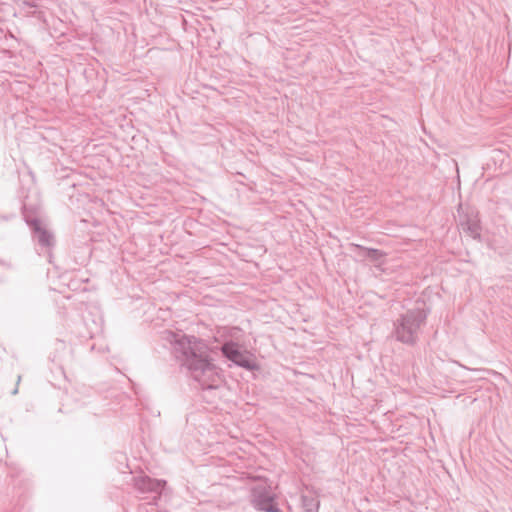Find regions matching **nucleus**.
I'll return each instance as SVG.
<instances>
[{
    "label": "nucleus",
    "instance_id": "1",
    "mask_svg": "<svg viewBox=\"0 0 512 512\" xmlns=\"http://www.w3.org/2000/svg\"><path fill=\"white\" fill-rule=\"evenodd\" d=\"M164 339L171 345L176 359L204 390L216 389L221 378L219 369L208 357L206 344L195 336L165 331Z\"/></svg>",
    "mask_w": 512,
    "mask_h": 512
},
{
    "label": "nucleus",
    "instance_id": "2",
    "mask_svg": "<svg viewBox=\"0 0 512 512\" xmlns=\"http://www.w3.org/2000/svg\"><path fill=\"white\" fill-rule=\"evenodd\" d=\"M427 315L428 312L419 306L402 314L394 323L395 338L404 344H415Z\"/></svg>",
    "mask_w": 512,
    "mask_h": 512
},
{
    "label": "nucleus",
    "instance_id": "3",
    "mask_svg": "<svg viewBox=\"0 0 512 512\" xmlns=\"http://www.w3.org/2000/svg\"><path fill=\"white\" fill-rule=\"evenodd\" d=\"M222 354L235 365L242 367L248 371L257 370L259 367L254 360L253 354L246 350H242L240 346L233 342L227 341L221 347Z\"/></svg>",
    "mask_w": 512,
    "mask_h": 512
},
{
    "label": "nucleus",
    "instance_id": "4",
    "mask_svg": "<svg viewBox=\"0 0 512 512\" xmlns=\"http://www.w3.org/2000/svg\"><path fill=\"white\" fill-rule=\"evenodd\" d=\"M165 484L166 482L164 480L153 479L146 475L134 478L135 489L140 494H151L153 500L160 498Z\"/></svg>",
    "mask_w": 512,
    "mask_h": 512
},
{
    "label": "nucleus",
    "instance_id": "5",
    "mask_svg": "<svg viewBox=\"0 0 512 512\" xmlns=\"http://www.w3.org/2000/svg\"><path fill=\"white\" fill-rule=\"evenodd\" d=\"M253 504L256 509L264 512H279L272 493L264 486H257L254 488Z\"/></svg>",
    "mask_w": 512,
    "mask_h": 512
},
{
    "label": "nucleus",
    "instance_id": "6",
    "mask_svg": "<svg viewBox=\"0 0 512 512\" xmlns=\"http://www.w3.org/2000/svg\"><path fill=\"white\" fill-rule=\"evenodd\" d=\"M28 225L33 230L38 243L43 247H49L52 244V235L42 228L38 219L27 220Z\"/></svg>",
    "mask_w": 512,
    "mask_h": 512
},
{
    "label": "nucleus",
    "instance_id": "7",
    "mask_svg": "<svg viewBox=\"0 0 512 512\" xmlns=\"http://www.w3.org/2000/svg\"><path fill=\"white\" fill-rule=\"evenodd\" d=\"M462 230L470 237L476 239L480 237V226L475 219H468L465 223H461Z\"/></svg>",
    "mask_w": 512,
    "mask_h": 512
},
{
    "label": "nucleus",
    "instance_id": "8",
    "mask_svg": "<svg viewBox=\"0 0 512 512\" xmlns=\"http://www.w3.org/2000/svg\"><path fill=\"white\" fill-rule=\"evenodd\" d=\"M301 499L303 512H318L319 501L317 498L303 495Z\"/></svg>",
    "mask_w": 512,
    "mask_h": 512
},
{
    "label": "nucleus",
    "instance_id": "9",
    "mask_svg": "<svg viewBox=\"0 0 512 512\" xmlns=\"http://www.w3.org/2000/svg\"><path fill=\"white\" fill-rule=\"evenodd\" d=\"M363 252L365 257L373 261H377L383 256V253L377 249H363Z\"/></svg>",
    "mask_w": 512,
    "mask_h": 512
},
{
    "label": "nucleus",
    "instance_id": "10",
    "mask_svg": "<svg viewBox=\"0 0 512 512\" xmlns=\"http://www.w3.org/2000/svg\"><path fill=\"white\" fill-rule=\"evenodd\" d=\"M139 512H157V508L154 503L146 502L139 505Z\"/></svg>",
    "mask_w": 512,
    "mask_h": 512
}]
</instances>
